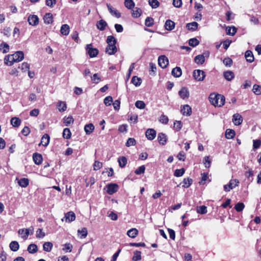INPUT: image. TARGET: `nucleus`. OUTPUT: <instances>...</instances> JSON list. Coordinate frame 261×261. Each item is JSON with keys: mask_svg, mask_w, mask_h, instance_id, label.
I'll return each mask as SVG.
<instances>
[{"mask_svg": "<svg viewBox=\"0 0 261 261\" xmlns=\"http://www.w3.org/2000/svg\"><path fill=\"white\" fill-rule=\"evenodd\" d=\"M27 250L30 253H35L38 251V247L35 244H31L28 246Z\"/></svg>", "mask_w": 261, "mask_h": 261, "instance_id": "nucleus-35", "label": "nucleus"}, {"mask_svg": "<svg viewBox=\"0 0 261 261\" xmlns=\"http://www.w3.org/2000/svg\"><path fill=\"white\" fill-rule=\"evenodd\" d=\"M15 62H19L21 61L24 59V54L22 51H16L14 54H12Z\"/></svg>", "mask_w": 261, "mask_h": 261, "instance_id": "nucleus-12", "label": "nucleus"}, {"mask_svg": "<svg viewBox=\"0 0 261 261\" xmlns=\"http://www.w3.org/2000/svg\"><path fill=\"white\" fill-rule=\"evenodd\" d=\"M153 19L150 17H147L145 21V24L147 27H150L153 24Z\"/></svg>", "mask_w": 261, "mask_h": 261, "instance_id": "nucleus-57", "label": "nucleus"}, {"mask_svg": "<svg viewBox=\"0 0 261 261\" xmlns=\"http://www.w3.org/2000/svg\"><path fill=\"white\" fill-rule=\"evenodd\" d=\"M197 212L200 214H205L207 213V207L204 205L197 207Z\"/></svg>", "mask_w": 261, "mask_h": 261, "instance_id": "nucleus-53", "label": "nucleus"}, {"mask_svg": "<svg viewBox=\"0 0 261 261\" xmlns=\"http://www.w3.org/2000/svg\"><path fill=\"white\" fill-rule=\"evenodd\" d=\"M156 131L152 128H148L145 132V136L148 140H152L156 136Z\"/></svg>", "mask_w": 261, "mask_h": 261, "instance_id": "nucleus-10", "label": "nucleus"}, {"mask_svg": "<svg viewBox=\"0 0 261 261\" xmlns=\"http://www.w3.org/2000/svg\"><path fill=\"white\" fill-rule=\"evenodd\" d=\"M159 121L164 124H167L169 121L168 117L164 114H162L160 118H159Z\"/></svg>", "mask_w": 261, "mask_h": 261, "instance_id": "nucleus-54", "label": "nucleus"}, {"mask_svg": "<svg viewBox=\"0 0 261 261\" xmlns=\"http://www.w3.org/2000/svg\"><path fill=\"white\" fill-rule=\"evenodd\" d=\"M148 3L149 5L153 9H155L158 8L160 5V3L158 0H149Z\"/></svg>", "mask_w": 261, "mask_h": 261, "instance_id": "nucleus-51", "label": "nucleus"}, {"mask_svg": "<svg viewBox=\"0 0 261 261\" xmlns=\"http://www.w3.org/2000/svg\"><path fill=\"white\" fill-rule=\"evenodd\" d=\"M138 234V231L136 228H132L127 232V236L132 238H135Z\"/></svg>", "mask_w": 261, "mask_h": 261, "instance_id": "nucleus-34", "label": "nucleus"}, {"mask_svg": "<svg viewBox=\"0 0 261 261\" xmlns=\"http://www.w3.org/2000/svg\"><path fill=\"white\" fill-rule=\"evenodd\" d=\"M45 235V233L42 229L39 228L36 231V236L37 238L42 239L44 237Z\"/></svg>", "mask_w": 261, "mask_h": 261, "instance_id": "nucleus-62", "label": "nucleus"}, {"mask_svg": "<svg viewBox=\"0 0 261 261\" xmlns=\"http://www.w3.org/2000/svg\"><path fill=\"white\" fill-rule=\"evenodd\" d=\"M19 68H20L21 71L23 72H25L29 70L30 65L27 62H23L21 64V66L19 67Z\"/></svg>", "mask_w": 261, "mask_h": 261, "instance_id": "nucleus-48", "label": "nucleus"}, {"mask_svg": "<svg viewBox=\"0 0 261 261\" xmlns=\"http://www.w3.org/2000/svg\"><path fill=\"white\" fill-rule=\"evenodd\" d=\"M94 128L92 123H89L85 126L84 130L87 135H90L93 132Z\"/></svg>", "mask_w": 261, "mask_h": 261, "instance_id": "nucleus-23", "label": "nucleus"}, {"mask_svg": "<svg viewBox=\"0 0 261 261\" xmlns=\"http://www.w3.org/2000/svg\"><path fill=\"white\" fill-rule=\"evenodd\" d=\"M199 43V41L195 38L190 39L189 41V44L191 46H196Z\"/></svg>", "mask_w": 261, "mask_h": 261, "instance_id": "nucleus-60", "label": "nucleus"}, {"mask_svg": "<svg viewBox=\"0 0 261 261\" xmlns=\"http://www.w3.org/2000/svg\"><path fill=\"white\" fill-rule=\"evenodd\" d=\"M10 122L13 126L17 127L21 123V120L19 118L15 117L11 118Z\"/></svg>", "mask_w": 261, "mask_h": 261, "instance_id": "nucleus-32", "label": "nucleus"}, {"mask_svg": "<svg viewBox=\"0 0 261 261\" xmlns=\"http://www.w3.org/2000/svg\"><path fill=\"white\" fill-rule=\"evenodd\" d=\"M69 26L67 24H64L61 26L60 32L62 35L67 36L69 33Z\"/></svg>", "mask_w": 261, "mask_h": 261, "instance_id": "nucleus-24", "label": "nucleus"}, {"mask_svg": "<svg viewBox=\"0 0 261 261\" xmlns=\"http://www.w3.org/2000/svg\"><path fill=\"white\" fill-rule=\"evenodd\" d=\"M49 141H50L49 136L48 134H45L44 135H43V136L42 137L41 139V142L39 143V145H42L44 147H47L49 143Z\"/></svg>", "mask_w": 261, "mask_h": 261, "instance_id": "nucleus-13", "label": "nucleus"}, {"mask_svg": "<svg viewBox=\"0 0 261 261\" xmlns=\"http://www.w3.org/2000/svg\"><path fill=\"white\" fill-rule=\"evenodd\" d=\"M245 57L246 59V61L249 63H252L254 60V56L253 55L252 52L249 50H247L245 52Z\"/></svg>", "mask_w": 261, "mask_h": 261, "instance_id": "nucleus-21", "label": "nucleus"}, {"mask_svg": "<svg viewBox=\"0 0 261 261\" xmlns=\"http://www.w3.org/2000/svg\"><path fill=\"white\" fill-rule=\"evenodd\" d=\"M210 102L214 106L216 107H222L225 102V99H209Z\"/></svg>", "mask_w": 261, "mask_h": 261, "instance_id": "nucleus-8", "label": "nucleus"}, {"mask_svg": "<svg viewBox=\"0 0 261 261\" xmlns=\"http://www.w3.org/2000/svg\"><path fill=\"white\" fill-rule=\"evenodd\" d=\"M235 136V132L231 129H227L225 132V137L227 139H232Z\"/></svg>", "mask_w": 261, "mask_h": 261, "instance_id": "nucleus-36", "label": "nucleus"}, {"mask_svg": "<svg viewBox=\"0 0 261 261\" xmlns=\"http://www.w3.org/2000/svg\"><path fill=\"white\" fill-rule=\"evenodd\" d=\"M145 166L144 165H142V166H141L140 167H139L138 169H137L135 170V174H136L137 175H139V174L144 173L145 172Z\"/></svg>", "mask_w": 261, "mask_h": 261, "instance_id": "nucleus-64", "label": "nucleus"}, {"mask_svg": "<svg viewBox=\"0 0 261 261\" xmlns=\"http://www.w3.org/2000/svg\"><path fill=\"white\" fill-rule=\"evenodd\" d=\"M0 50L4 53H7L9 50V45L5 42L2 43L0 44Z\"/></svg>", "mask_w": 261, "mask_h": 261, "instance_id": "nucleus-40", "label": "nucleus"}, {"mask_svg": "<svg viewBox=\"0 0 261 261\" xmlns=\"http://www.w3.org/2000/svg\"><path fill=\"white\" fill-rule=\"evenodd\" d=\"M53 247V244L50 242H45L43 245V250L46 252H50Z\"/></svg>", "mask_w": 261, "mask_h": 261, "instance_id": "nucleus-38", "label": "nucleus"}, {"mask_svg": "<svg viewBox=\"0 0 261 261\" xmlns=\"http://www.w3.org/2000/svg\"><path fill=\"white\" fill-rule=\"evenodd\" d=\"M72 245L70 243H66L64 245L63 250L66 252H70L72 251Z\"/></svg>", "mask_w": 261, "mask_h": 261, "instance_id": "nucleus-63", "label": "nucleus"}, {"mask_svg": "<svg viewBox=\"0 0 261 261\" xmlns=\"http://www.w3.org/2000/svg\"><path fill=\"white\" fill-rule=\"evenodd\" d=\"M179 95L181 98L188 97L189 96V92L186 88H182L178 92Z\"/></svg>", "mask_w": 261, "mask_h": 261, "instance_id": "nucleus-31", "label": "nucleus"}, {"mask_svg": "<svg viewBox=\"0 0 261 261\" xmlns=\"http://www.w3.org/2000/svg\"><path fill=\"white\" fill-rule=\"evenodd\" d=\"M239 181L237 179H231L230 180L228 184L225 185L223 186L224 190L225 192H229L231 190L238 186Z\"/></svg>", "mask_w": 261, "mask_h": 261, "instance_id": "nucleus-3", "label": "nucleus"}, {"mask_svg": "<svg viewBox=\"0 0 261 261\" xmlns=\"http://www.w3.org/2000/svg\"><path fill=\"white\" fill-rule=\"evenodd\" d=\"M158 64L161 68H165L169 64L168 59L164 55L160 56L158 58Z\"/></svg>", "mask_w": 261, "mask_h": 261, "instance_id": "nucleus-7", "label": "nucleus"}, {"mask_svg": "<svg viewBox=\"0 0 261 261\" xmlns=\"http://www.w3.org/2000/svg\"><path fill=\"white\" fill-rule=\"evenodd\" d=\"M185 173V170L184 168L180 169H176L174 171V175L176 177H180L183 175Z\"/></svg>", "mask_w": 261, "mask_h": 261, "instance_id": "nucleus-59", "label": "nucleus"}, {"mask_svg": "<svg viewBox=\"0 0 261 261\" xmlns=\"http://www.w3.org/2000/svg\"><path fill=\"white\" fill-rule=\"evenodd\" d=\"M132 83L136 86H140L141 83V79L136 76H134L132 79Z\"/></svg>", "mask_w": 261, "mask_h": 261, "instance_id": "nucleus-49", "label": "nucleus"}, {"mask_svg": "<svg viewBox=\"0 0 261 261\" xmlns=\"http://www.w3.org/2000/svg\"><path fill=\"white\" fill-rule=\"evenodd\" d=\"M232 122L236 125H240L243 122L242 117L239 114H235L233 115Z\"/></svg>", "mask_w": 261, "mask_h": 261, "instance_id": "nucleus-16", "label": "nucleus"}, {"mask_svg": "<svg viewBox=\"0 0 261 261\" xmlns=\"http://www.w3.org/2000/svg\"><path fill=\"white\" fill-rule=\"evenodd\" d=\"M141 253L139 251H136L134 252L133 260L134 261H139L141 259Z\"/></svg>", "mask_w": 261, "mask_h": 261, "instance_id": "nucleus-50", "label": "nucleus"}, {"mask_svg": "<svg viewBox=\"0 0 261 261\" xmlns=\"http://www.w3.org/2000/svg\"><path fill=\"white\" fill-rule=\"evenodd\" d=\"M142 13V10L141 9L139 8H135L134 10H133L132 12V16L135 18L139 17Z\"/></svg>", "mask_w": 261, "mask_h": 261, "instance_id": "nucleus-47", "label": "nucleus"}, {"mask_svg": "<svg viewBox=\"0 0 261 261\" xmlns=\"http://www.w3.org/2000/svg\"><path fill=\"white\" fill-rule=\"evenodd\" d=\"M107 25V23L106 21L102 19L99 20L96 23V26L97 28L100 31L105 30Z\"/></svg>", "mask_w": 261, "mask_h": 261, "instance_id": "nucleus-30", "label": "nucleus"}, {"mask_svg": "<svg viewBox=\"0 0 261 261\" xmlns=\"http://www.w3.org/2000/svg\"><path fill=\"white\" fill-rule=\"evenodd\" d=\"M158 140L161 145H164L167 143V136L163 133H160L158 135Z\"/></svg>", "mask_w": 261, "mask_h": 261, "instance_id": "nucleus-15", "label": "nucleus"}, {"mask_svg": "<svg viewBox=\"0 0 261 261\" xmlns=\"http://www.w3.org/2000/svg\"><path fill=\"white\" fill-rule=\"evenodd\" d=\"M43 20L45 23L50 24L53 21V16L50 13H46L43 17Z\"/></svg>", "mask_w": 261, "mask_h": 261, "instance_id": "nucleus-26", "label": "nucleus"}, {"mask_svg": "<svg viewBox=\"0 0 261 261\" xmlns=\"http://www.w3.org/2000/svg\"><path fill=\"white\" fill-rule=\"evenodd\" d=\"M136 143V140L134 138H129L126 142L125 145L127 147L135 145Z\"/></svg>", "mask_w": 261, "mask_h": 261, "instance_id": "nucleus-58", "label": "nucleus"}, {"mask_svg": "<svg viewBox=\"0 0 261 261\" xmlns=\"http://www.w3.org/2000/svg\"><path fill=\"white\" fill-rule=\"evenodd\" d=\"M9 247L12 251H17L19 248V243L16 241H12L9 245Z\"/></svg>", "mask_w": 261, "mask_h": 261, "instance_id": "nucleus-28", "label": "nucleus"}, {"mask_svg": "<svg viewBox=\"0 0 261 261\" xmlns=\"http://www.w3.org/2000/svg\"><path fill=\"white\" fill-rule=\"evenodd\" d=\"M223 75L225 79L228 81H231L234 77V74L231 71H225L224 72Z\"/></svg>", "mask_w": 261, "mask_h": 261, "instance_id": "nucleus-29", "label": "nucleus"}, {"mask_svg": "<svg viewBox=\"0 0 261 261\" xmlns=\"http://www.w3.org/2000/svg\"><path fill=\"white\" fill-rule=\"evenodd\" d=\"M194 60H195V62L197 64H202L204 62L205 58L203 55H199L196 56L195 57Z\"/></svg>", "mask_w": 261, "mask_h": 261, "instance_id": "nucleus-39", "label": "nucleus"}, {"mask_svg": "<svg viewBox=\"0 0 261 261\" xmlns=\"http://www.w3.org/2000/svg\"><path fill=\"white\" fill-rule=\"evenodd\" d=\"M253 92L256 95L261 94V86L258 85H254L252 89Z\"/></svg>", "mask_w": 261, "mask_h": 261, "instance_id": "nucleus-56", "label": "nucleus"}, {"mask_svg": "<svg viewBox=\"0 0 261 261\" xmlns=\"http://www.w3.org/2000/svg\"><path fill=\"white\" fill-rule=\"evenodd\" d=\"M102 166L101 162L96 161L93 164V169L95 171L100 169Z\"/></svg>", "mask_w": 261, "mask_h": 261, "instance_id": "nucleus-61", "label": "nucleus"}, {"mask_svg": "<svg viewBox=\"0 0 261 261\" xmlns=\"http://www.w3.org/2000/svg\"><path fill=\"white\" fill-rule=\"evenodd\" d=\"M193 76L196 80L198 81H202L205 76V74L203 71L200 69H197L194 70Z\"/></svg>", "mask_w": 261, "mask_h": 261, "instance_id": "nucleus-5", "label": "nucleus"}, {"mask_svg": "<svg viewBox=\"0 0 261 261\" xmlns=\"http://www.w3.org/2000/svg\"><path fill=\"white\" fill-rule=\"evenodd\" d=\"M180 111L183 115L190 116L192 113L191 107L187 105L183 106Z\"/></svg>", "mask_w": 261, "mask_h": 261, "instance_id": "nucleus-18", "label": "nucleus"}, {"mask_svg": "<svg viewBox=\"0 0 261 261\" xmlns=\"http://www.w3.org/2000/svg\"><path fill=\"white\" fill-rule=\"evenodd\" d=\"M71 136L70 130L68 128H65L63 130V137L64 138L69 139Z\"/></svg>", "mask_w": 261, "mask_h": 261, "instance_id": "nucleus-42", "label": "nucleus"}, {"mask_svg": "<svg viewBox=\"0 0 261 261\" xmlns=\"http://www.w3.org/2000/svg\"><path fill=\"white\" fill-rule=\"evenodd\" d=\"M124 5L128 9H132L135 7V3L133 0H125Z\"/></svg>", "mask_w": 261, "mask_h": 261, "instance_id": "nucleus-44", "label": "nucleus"}, {"mask_svg": "<svg viewBox=\"0 0 261 261\" xmlns=\"http://www.w3.org/2000/svg\"><path fill=\"white\" fill-rule=\"evenodd\" d=\"M118 162L120 167H124L127 163V159L124 156L120 157L118 159Z\"/></svg>", "mask_w": 261, "mask_h": 261, "instance_id": "nucleus-45", "label": "nucleus"}, {"mask_svg": "<svg viewBox=\"0 0 261 261\" xmlns=\"http://www.w3.org/2000/svg\"><path fill=\"white\" fill-rule=\"evenodd\" d=\"M33 159L35 164L36 165L41 164L43 161L42 155L38 153H34L33 154Z\"/></svg>", "mask_w": 261, "mask_h": 261, "instance_id": "nucleus-17", "label": "nucleus"}, {"mask_svg": "<svg viewBox=\"0 0 261 261\" xmlns=\"http://www.w3.org/2000/svg\"><path fill=\"white\" fill-rule=\"evenodd\" d=\"M245 207V205L242 202H239L235 205L234 208L238 212L242 211Z\"/></svg>", "mask_w": 261, "mask_h": 261, "instance_id": "nucleus-52", "label": "nucleus"}, {"mask_svg": "<svg viewBox=\"0 0 261 261\" xmlns=\"http://www.w3.org/2000/svg\"><path fill=\"white\" fill-rule=\"evenodd\" d=\"M198 26V24L196 22H192L188 23L186 25L187 28L189 30L195 31Z\"/></svg>", "mask_w": 261, "mask_h": 261, "instance_id": "nucleus-37", "label": "nucleus"}, {"mask_svg": "<svg viewBox=\"0 0 261 261\" xmlns=\"http://www.w3.org/2000/svg\"><path fill=\"white\" fill-rule=\"evenodd\" d=\"M237 29L234 27H227L226 28V34L229 35L233 36L237 32Z\"/></svg>", "mask_w": 261, "mask_h": 261, "instance_id": "nucleus-33", "label": "nucleus"}, {"mask_svg": "<svg viewBox=\"0 0 261 261\" xmlns=\"http://www.w3.org/2000/svg\"><path fill=\"white\" fill-rule=\"evenodd\" d=\"M33 232L34 227L33 226H31L28 228L19 229L18 231V233L23 240H27L30 234H32Z\"/></svg>", "mask_w": 261, "mask_h": 261, "instance_id": "nucleus-2", "label": "nucleus"}, {"mask_svg": "<svg viewBox=\"0 0 261 261\" xmlns=\"http://www.w3.org/2000/svg\"><path fill=\"white\" fill-rule=\"evenodd\" d=\"M107 192L109 195H112L116 193L119 189L118 185L116 184H109L106 186Z\"/></svg>", "mask_w": 261, "mask_h": 261, "instance_id": "nucleus-4", "label": "nucleus"}, {"mask_svg": "<svg viewBox=\"0 0 261 261\" xmlns=\"http://www.w3.org/2000/svg\"><path fill=\"white\" fill-rule=\"evenodd\" d=\"M64 219L66 222H72L75 219V215L73 212H69L65 214L64 218L62 219L61 220L63 221Z\"/></svg>", "mask_w": 261, "mask_h": 261, "instance_id": "nucleus-9", "label": "nucleus"}, {"mask_svg": "<svg viewBox=\"0 0 261 261\" xmlns=\"http://www.w3.org/2000/svg\"><path fill=\"white\" fill-rule=\"evenodd\" d=\"M175 25V24L174 21L170 19H168L165 22V29L168 31H171L174 29Z\"/></svg>", "mask_w": 261, "mask_h": 261, "instance_id": "nucleus-20", "label": "nucleus"}, {"mask_svg": "<svg viewBox=\"0 0 261 261\" xmlns=\"http://www.w3.org/2000/svg\"><path fill=\"white\" fill-rule=\"evenodd\" d=\"M57 108L60 112H64L66 110L67 106L65 102L59 101L57 105Z\"/></svg>", "mask_w": 261, "mask_h": 261, "instance_id": "nucleus-27", "label": "nucleus"}, {"mask_svg": "<svg viewBox=\"0 0 261 261\" xmlns=\"http://www.w3.org/2000/svg\"><path fill=\"white\" fill-rule=\"evenodd\" d=\"M28 21L30 25L35 26L39 23V18L37 15H31L28 18Z\"/></svg>", "mask_w": 261, "mask_h": 261, "instance_id": "nucleus-11", "label": "nucleus"}, {"mask_svg": "<svg viewBox=\"0 0 261 261\" xmlns=\"http://www.w3.org/2000/svg\"><path fill=\"white\" fill-rule=\"evenodd\" d=\"M107 6L109 12L112 15L117 18L121 17V13L118 12L116 9L113 8L110 4H107Z\"/></svg>", "mask_w": 261, "mask_h": 261, "instance_id": "nucleus-14", "label": "nucleus"}, {"mask_svg": "<svg viewBox=\"0 0 261 261\" xmlns=\"http://www.w3.org/2000/svg\"><path fill=\"white\" fill-rule=\"evenodd\" d=\"M192 179L191 178H184L182 181V186L185 188H189L192 183Z\"/></svg>", "mask_w": 261, "mask_h": 261, "instance_id": "nucleus-41", "label": "nucleus"}, {"mask_svg": "<svg viewBox=\"0 0 261 261\" xmlns=\"http://www.w3.org/2000/svg\"><path fill=\"white\" fill-rule=\"evenodd\" d=\"M86 50L91 58L96 57L98 54V50L96 48H93L91 44H87L86 47Z\"/></svg>", "mask_w": 261, "mask_h": 261, "instance_id": "nucleus-6", "label": "nucleus"}, {"mask_svg": "<svg viewBox=\"0 0 261 261\" xmlns=\"http://www.w3.org/2000/svg\"><path fill=\"white\" fill-rule=\"evenodd\" d=\"M91 80L92 83L97 84L100 81V75L98 73H95L93 76H91Z\"/></svg>", "mask_w": 261, "mask_h": 261, "instance_id": "nucleus-46", "label": "nucleus"}, {"mask_svg": "<svg viewBox=\"0 0 261 261\" xmlns=\"http://www.w3.org/2000/svg\"><path fill=\"white\" fill-rule=\"evenodd\" d=\"M116 39L113 36H109L107 39L108 46L106 48V52L109 55H112L117 52L116 46Z\"/></svg>", "mask_w": 261, "mask_h": 261, "instance_id": "nucleus-1", "label": "nucleus"}, {"mask_svg": "<svg viewBox=\"0 0 261 261\" xmlns=\"http://www.w3.org/2000/svg\"><path fill=\"white\" fill-rule=\"evenodd\" d=\"M171 73L173 76L179 77L181 75L182 71L180 67H176L172 69Z\"/></svg>", "mask_w": 261, "mask_h": 261, "instance_id": "nucleus-22", "label": "nucleus"}, {"mask_svg": "<svg viewBox=\"0 0 261 261\" xmlns=\"http://www.w3.org/2000/svg\"><path fill=\"white\" fill-rule=\"evenodd\" d=\"M19 186L22 188H26L29 184V180L27 178H21L18 181Z\"/></svg>", "mask_w": 261, "mask_h": 261, "instance_id": "nucleus-25", "label": "nucleus"}, {"mask_svg": "<svg viewBox=\"0 0 261 261\" xmlns=\"http://www.w3.org/2000/svg\"><path fill=\"white\" fill-rule=\"evenodd\" d=\"M12 55L6 56L4 58V63L8 66H12L15 63V60Z\"/></svg>", "mask_w": 261, "mask_h": 261, "instance_id": "nucleus-19", "label": "nucleus"}, {"mask_svg": "<svg viewBox=\"0 0 261 261\" xmlns=\"http://www.w3.org/2000/svg\"><path fill=\"white\" fill-rule=\"evenodd\" d=\"M73 121L74 120L72 116L65 117L63 118V122L66 126H68L73 123Z\"/></svg>", "mask_w": 261, "mask_h": 261, "instance_id": "nucleus-43", "label": "nucleus"}, {"mask_svg": "<svg viewBox=\"0 0 261 261\" xmlns=\"http://www.w3.org/2000/svg\"><path fill=\"white\" fill-rule=\"evenodd\" d=\"M182 124L180 121H175L173 127L176 131H179L182 127Z\"/></svg>", "mask_w": 261, "mask_h": 261, "instance_id": "nucleus-55", "label": "nucleus"}]
</instances>
